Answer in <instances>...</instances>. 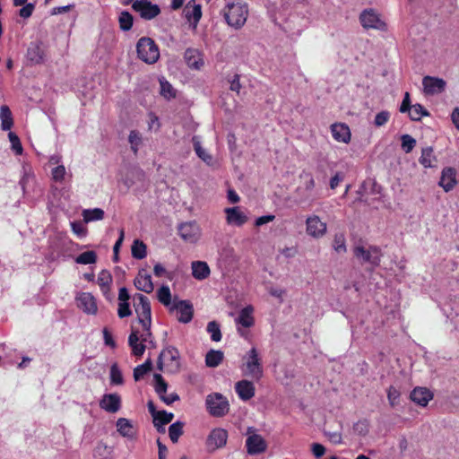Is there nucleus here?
<instances>
[{
  "label": "nucleus",
  "mask_w": 459,
  "mask_h": 459,
  "mask_svg": "<svg viewBox=\"0 0 459 459\" xmlns=\"http://www.w3.org/2000/svg\"><path fill=\"white\" fill-rule=\"evenodd\" d=\"M180 355L177 348L168 346L163 349L158 358L157 368L168 374H176L180 370Z\"/></svg>",
  "instance_id": "1"
},
{
  "label": "nucleus",
  "mask_w": 459,
  "mask_h": 459,
  "mask_svg": "<svg viewBox=\"0 0 459 459\" xmlns=\"http://www.w3.org/2000/svg\"><path fill=\"white\" fill-rule=\"evenodd\" d=\"M248 15L247 4L237 2L228 4L224 10V17L227 23L236 29L241 28Z\"/></svg>",
  "instance_id": "2"
},
{
  "label": "nucleus",
  "mask_w": 459,
  "mask_h": 459,
  "mask_svg": "<svg viewBox=\"0 0 459 459\" xmlns=\"http://www.w3.org/2000/svg\"><path fill=\"white\" fill-rule=\"evenodd\" d=\"M243 374L247 377L259 381L264 376V368L262 359L260 358L256 348L253 347L244 356Z\"/></svg>",
  "instance_id": "3"
},
{
  "label": "nucleus",
  "mask_w": 459,
  "mask_h": 459,
  "mask_svg": "<svg viewBox=\"0 0 459 459\" xmlns=\"http://www.w3.org/2000/svg\"><path fill=\"white\" fill-rule=\"evenodd\" d=\"M137 56L146 64H154L160 57V50L153 39L141 38L136 44Z\"/></svg>",
  "instance_id": "4"
},
{
  "label": "nucleus",
  "mask_w": 459,
  "mask_h": 459,
  "mask_svg": "<svg viewBox=\"0 0 459 459\" xmlns=\"http://www.w3.org/2000/svg\"><path fill=\"white\" fill-rule=\"evenodd\" d=\"M151 325H142L143 333L139 334L138 331L132 330L128 337V344L132 349V354L136 357H141L145 351L146 345L144 342H149L152 339V333L151 332Z\"/></svg>",
  "instance_id": "5"
},
{
  "label": "nucleus",
  "mask_w": 459,
  "mask_h": 459,
  "mask_svg": "<svg viewBox=\"0 0 459 459\" xmlns=\"http://www.w3.org/2000/svg\"><path fill=\"white\" fill-rule=\"evenodd\" d=\"M133 301L139 324L146 326L152 325V308L149 299L143 294L135 293Z\"/></svg>",
  "instance_id": "6"
},
{
  "label": "nucleus",
  "mask_w": 459,
  "mask_h": 459,
  "mask_svg": "<svg viewBox=\"0 0 459 459\" xmlns=\"http://www.w3.org/2000/svg\"><path fill=\"white\" fill-rule=\"evenodd\" d=\"M205 405L208 412L213 417H222L230 411L229 401L220 393L207 395Z\"/></svg>",
  "instance_id": "7"
},
{
  "label": "nucleus",
  "mask_w": 459,
  "mask_h": 459,
  "mask_svg": "<svg viewBox=\"0 0 459 459\" xmlns=\"http://www.w3.org/2000/svg\"><path fill=\"white\" fill-rule=\"evenodd\" d=\"M354 256L360 261L361 264H369L372 267H377L381 262V249L376 246H370L365 248L362 246H356L353 248Z\"/></svg>",
  "instance_id": "8"
},
{
  "label": "nucleus",
  "mask_w": 459,
  "mask_h": 459,
  "mask_svg": "<svg viewBox=\"0 0 459 459\" xmlns=\"http://www.w3.org/2000/svg\"><path fill=\"white\" fill-rule=\"evenodd\" d=\"M132 8L144 20H152L160 13L159 5L150 0H135L132 4Z\"/></svg>",
  "instance_id": "9"
},
{
  "label": "nucleus",
  "mask_w": 459,
  "mask_h": 459,
  "mask_svg": "<svg viewBox=\"0 0 459 459\" xmlns=\"http://www.w3.org/2000/svg\"><path fill=\"white\" fill-rule=\"evenodd\" d=\"M327 231L326 223L322 221L319 216L310 215L306 220V232L314 238H323Z\"/></svg>",
  "instance_id": "10"
},
{
  "label": "nucleus",
  "mask_w": 459,
  "mask_h": 459,
  "mask_svg": "<svg viewBox=\"0 0 459 459\" xmlns=\"http://www.w3.org/2000/svg\"><path fill=\"white\" fill-rule=\"evenodd\" d=\"M359 22L365 29L385 30L386 24L373 9L364 10L359 15Z\"/></svg>",
  "instance_id": "11"
},
{
  "label": "nucleus",
  "mask_w": 459,
  "mask_h": 459,
  "mask_svg": "<svg viewBox=\"0 0 459 459\" xmlns=\"http://www.w3.org/2000/svg\"><path fill=\"white\" fill-rule=\"evenodd\" d=\"M246 447L248 455H259L266 451L267 443L261 435L253 433L247 437Z\"/></svg>",
  "instance_id": "12"
},
{
  "label": "nucleus",
  "mask_w": 459,
  "mask_h": 459,
  "mask_svg": "<svg viewBox=\"0 0 459 459\" xmlns=\"http://www.w3.org/2000/svg\"><path fill=\"white\" fill-rule=\"evenodd\" d=\"M180 238L189 243H195L200 236L199 228L195 222H184L178 228Z\"/></svg>",
  "instance_id": "13"
},
{
  "label": "nucleus",
  "mask_w": 459,
  "mask_h": 459,
  "mask_svg": "<svg viewBox=\"0 0 459 459\" xmlns=\"http://www.w3.org/2000/svg\"><path fill=\"white\" fill-rule=\"evenodd\" d=\"M228 439V432L224 429H212L207 437V446L212 450L223 447Z\"/></svg>",
  "instance_id": "14"
},
{
  "label": "nucleus",
  "mask_w": 459,
  "mask_h": 459,
  "mask_svg": "<svg viewBox=\"0 0 459 459\" xmlns=\"http://www.w3.org/2000/svg\"><path fill=\"white\" fill-rule=\"evenodd\" d=\"M100 407L107 412L116 413L121 408V397L118 394H105L100 400Z\"/></svg>",
  "instance_id": "15"
},
{
  "label": "nucleus",
  "mask_w": 459,
  "mask_h": 459,
  "mask_svg": "<svg viewBox=\"0 0 459 459\" xmlns=\"http://www.w3.org/2000/svg\"><path fill=\"white\" fill-rule=\"evenodd\" d=\"M226 214V221L229 225L243 226L247 222V216L240 211L238 206L228 207L224 209Z\"/></svg>",
  "instance_id": "16"
},
{
  "label": "nucleus",
  "mask_w": 459,
  "mask_h": 459,
  "mask_svg": "<svg viewBox=\"0 0 459 459\" xmlns=\"http://www.w3.org/2000/svg\"><path fill=\"white\" fill-rule=\"evenodd\" d=\"M235 392L240 400L246 402L255 396V386L252 381L242 379L235 384Z\"/></svg>",
  "instance_id": "17"
},
{
  "label": "nucleus",
  "mask_w": 459,
  "mask_h": 459,
  "mask_svg": "<svg viewBox=\"0 0 459 459\" xmlns=\"http://www.w3.org/2000/svg\"><path fill=\"white\" fill-rule=\"evenodd\" d=\"M78 307L86 314L96 315L98 307L95 298L89 292H82L77 298Z\"/></svg>",
  "instance_id": "18"
},
{
  "label": "nucleus",
  "mask_w": 459,
  "mask_h": 459,
  "mask_svg": "<svg viewBox=\"0 0 459 459\" xmlns=\"http://www.w3.org/2000/svg\"><path fill=\"white\" fill-rule=\"evenodd\" d=\"M134 284L137 290L145 293H152L154 289L152 276L144 269L139 271L134 280Z\"/></svg>",
  "instance_id": "19"
},
{
  "label": "nucleus",
  "mask_w": 459,
  "mask_h": 459,
  "mask_svg": "<svg viewBox=\"0 0 459 459\" xmlns=\"http://www.w3.org/2000/svg\"><path fill=\"white\" fill-rule=\"evenodd\" d=\"M411 400L416 404L425 407L433 399V394L427 387H415L410 394Z\"/></svg>",
  "instance_id": "20"
},
{
  "label": "nucleus",
  "mask_w": 459,
  "mask_h": 459,
  "mask_svg": "<svg viewBox=\"0 0 459 459\" xmlns=\"http://www.w3.org/2000/svg\"><path fill=\"white\" fill-rule=\"evenodd\" d=\"M173 308L177 309L180 314L178 318L179 322L187 324L193 319L194 307L189 301L179 300L178 303L174 304Z\"/></svg>",
  "instance_id": "21"
},
{
  "label": "nucleus",
  "mask_w": 459,
  "mask_h": 459,
  "mask_svg": "<svg viewBox=\"0 0 459 459\" xmlns=\"http://www.w3.org/2000/svg\"><path fill=\"white\" fill-rule=\"evenodd\" d=\"M422 84L427 94L442 92L446 87V82L443 79L431 76H425L422 80Z\"/></svg>",
  "instance_id": "22"
},
{
  "label": "nucleus",
  "mask_w": 459,
  "mask_h": 459,
  "mask_svg": "<svg viewBox=\"0 0 459 459\" xmlns=\"http://www.w3.org/2000/svg\"><path fill=\"white\" fill-rule=\"evenodd\" d=\"M333 138L340 143H348L351 141V130L343 123H335L331 126Z\"/></svg>",
  "instance_id": "23"
},
{
  "label": "nucleus",
  "mask_w": 459,
  "mask_h": 459,
  "mask_svg": "<svg viewBox=\"0 0 459 459\" xmlns=\"http://www.w3.org/2000/svg\"><path fill=\"white\" fill-rule=\"evenodd\" d=\"M455 175V169L451 167L445 168L442 170L439 186L443 187L446 192H449L455 187L456 184Z\"/></svg>",
  "instance_id": "24"
},
{
  "label": "nucleus",
  "mask_w": 459,
  "mask_h": 459,
  "mask_svg": "<svg viewBox=\"0 0 459 459\" xmlns=\"http://www.w3.org/2000/svg\"><path fill=\"white\" fill-rule=\"evenodd\" d=\"M192 275L195 279L202 281L209 277L211 270L206 262L194 261L191 264Z\"/></svg>",
  "instance_id": "25"
},
{
  "label": "nucleus",
  "mask_w": 459,
  "mask_h": 459,
  "mask_svg": "<svg viewBox=\"0 0 459 459\" xmlns=\"http://www.w3.org/2000/svg\"><path fill=\"white\" fill-rule=\"evenodd\" d=\"M254 307L251 305L243 307L237 318V323L246 328H249L254 325L255 318L253 316Z\"/></svg>",
  "instance_id": "26"
},
{
  "label": "nucleus",
  "mask_w": 459,
  "mask_h": 459,
  "mask_svg": "<svg viewBox=\"0 0 459 459\" xmlns=\"http://www.w3.org/2000/svg\"><path fill=\"white\" fill-rule=\"evenodd\" d=\"M185 59L190 68L200 69L204 65L200 53L195 49H186L185 52Z\"/></svg>",
  "instance_id": "27"
},
{
  "label": "nucleus",
  "mask_w": 459,
  "mask_h": 459,
  "mask_svg": "<svg viewBox=\"0 0 459 459\" xmlns=\"http://www.w3.org/2000/svg\"><path fill=\"white\" fill-rule=\"evenodd\" d=\"M117 432L125 437L132 438L134 437V426L130 422L129 420L126 418H119L117 420Z\"/></svg>",
  "instance_id": "28"
},
{
  "label": "nucleus",
  "mask_w": 459,
  "mask_h": 459,
  "mask_svg": "<svg viewBox=\"0 0 459 459\" xmlns=\"http://www.w3.org/2000/svg\"><path fill=\"white\" fill-rule=\"evenodd\" d=\"M97 282L103 295L107 297L109 294L112 282L111 273L107 270H102L98 275Z\"/></svg>",
  "instance_id": "29"
},
{
  "label": "nucleus",
  "mask_w": 459,
  "mask_h": 459,
  "mask_svg": "<svg viewBox=\"0 0 459 459\" xmlns=\"http://www.w3.org/2000/svg\"><path fill=\"white\" fill-rule=\"evenodd\" d=\"M44 51L39 44H31L27 49V57L35 64L44 61Z\"/></svg>",
  "instance_id": "30"
},
{
  "label": "nucleus",
  "mask_w": 459,
  "mask_h": 459,
  "mask_svg": "<svg viewBox=\"0 0 459 459\" xmlns=\"http://www.w3.org/2000/svg\"><path fill=\"white\" fill-rule=\"evenodd\" d=\"M173 418L174 414L172 412L160 411L159 413H157V416L155 415V418L153 419V424L157 428L158 431H164L162 426L171 422Z\"/></svg>",
  "instance_id": "31"
},
{
  "label": "nucleus",
  "mask_w": 459,
  "mask_h": 459,
  "mask_svg": "<svg viewBox=\"0 0 459 459\" xmlns=\"http://www.w3.org/2000/svg\"><path fill=\"white\" fill-rule=\"evenodd\" d=\"M224 354L221 351L211 350L206 353L205 364L210 368L218 367L223 360Z\"/></svg>",
  "instance_id": "32"
},
{
  "label": "nucleus",
  "mask_w": 459,
  "mask_h": 459,
  "mask_svg": "<svg viewBox=\"0 0 459 459\" xmlns=\"http://www.w3.org/2000/svg\"><path fill=\"white\" fill-rule=\"evenodd\" d=\"M1 128L4 131L10 130L13 126L12 112L7 106L0 108Z\"/></svg>",
  "instance_id": "33"
},
{
  "label": "nucleus",
  "mask_w": 459,
  "mask_h": 459,
  "mask_svg": "<svg viewBox=\"0 0 459 459\" xmlns=\"http://www.w3.org/2000/svg\"><path fill=\"white\" fill-rule=\"evenodd\" d=\"M420 163L424 168H432L434 167L433 162L437 161L436 157L433 155V148L426 147L422 149L421 156L419 160Z\"/></svg>",
  "instance_id": "34"
},
{
  "label": "nucleus",
  "mask_w": 459,
  "mask_h": 459,
  "mask_svg": "<svg viewBox=\"0 0 459 459\" xmlns=\"http://www.w3.org/2000/svg\"><path fill=\"white\" fill-rule=\"evenodd\" d=\"M132 256L135 259H143L147 255V246L139 239L133 242L131 247Z\"/></svg>",
  "instance_id": "35"
},
{
  "label": "nucleus",
  "mask_w": 459,
  "mask_h": 459,
  "mask_svg": "<svg viewBox=\"0 0 459 459\" xmlns=\"http://www.w3.org/2000/svg\"><path fill=\"white\" fill-rule=\"evenodd\" d=\"M82 217L86 223L100 221L104 218V211L100 208L86 209L82 211Z\"/></svg>",
  "instance_id": "36"
},
{
  "label": "nucleus",
  "mask_w": 459,
  "mask_h": 459,
  "mask_svg": "<svg viewBox=\"0 0 459 459\" xmlns=\"http://www.w3.org/2000/svg\"><path fill=\"white\" fill-rule=\"evenodd\" d=\"M194 150L196 155L204 160L206 164L211 165L212 162V157L203 149L201 143L198 141L196 136L193 137Z\"/></svg>",
  "instance_id": "37"
},
{
  "label": "nucleus",
  "mask_w": 459,
  "mask_h": 459,
  "mask_svg": "<svg viewBox=\"0 0 459 459\" xmlns=\"http://www.w3.org/2000/svg\"><path fill=\"white\" fill-rule=\"evenodd\" d=\"M75 262L79 264H92L97 262V254L95 251H86L80 254L75 258Z\"/></svg>",
  "instance_id": "38"
},
{
  "label": "nucleus",
  "mask_w": 459,
  "mask_h": 459,
  "mask_svg": "<svg viewBox=\"0 0 459 459\" xmlns=\"http://www.w3.org/2000/svg\"><path fill=\"white\" fill-rule=\"evenodd\" d=\"M184 424L181 421L172 423L169 428V436L173 443H177L183 434Z\"/></svg>",
  "instance_id": "39"
},
{
  "label": "nucleus",
  "mask_w": 459,
  "mask_h": 459,
  "mask_svg": "<svg viewBox=\"0 0 459 459\" xmlns=\"http://www.w3.org/2000/svg\"><path fill=\"white\" fill-rule=\"evenodd\" d=\"M118 22L120 29L124 31H127L133 27L134 18L129 12L123 11L119 15Z\"/></svg>",
  "instance_id": "40"
},
{
  "label": "nucleus",
  "mask_w": 459,
  "mask_h": 459,
  "mask_svg": "<svg viewBox=\"0 0 459 459\" xmlns=\"http://www.w3.org/2000/svg\"><path fill=\"white\" fill-rule=\"evenodd\" d=\"M206 331L211 335L212 342H220L222 338L220 325L216 321H211L208 323Z\"/></svg>",
  "instance_id": "41"
},
{
  "label": "nucleus",
  "mask_w": 459,
  "mask_h": 459,
  "mask_svg": "<svg viewBox=\"0 0 459 459\" xmlns=\"http://www.w3.org/2000/svg\"><path fill=\"white\" fill-rule=\"evenodd\" d=\"M152 368V363L151 359H147L144 363L137 366L134 369V378L135 381L140 380L145 374L150 372Z\"/></svg>",
  "instance_id": "42"
},
{
  "label": "nucleus",
  "mask_w": 459,
  "mask_h": 459,
  "mask_svg": "<svg viewBox=\"0 0 459 459\" xmlns=\"http://www.w3.org/2000/svg\"><path fill=\"white\" fill-rule=\"evenodd\" d=\"M408 114L413 121H420L422 117L429 116V112L420 104L412 105Z\"/></svg>",
  "instance_id": "43"
},
{
  "label": "nucleus",
  "mask_w": 459,
  "mask_h": 459,
  "mask_svg": "<svg viewBox=\"0 0 459 459\" xmlns=\"http://www.w3.org/2000/svg\"><path fill=\"white\" fill-rule=\"evenodd\" d=\"M157 297L161 304L169 306L171 303V292L169 286H161L157 291Z\"/></svg>",
  "instance_id": "44"
},
{
  "label": "nucleus",
  "mask_w": 459,
  "mask_h": 459,
  "mask_svg": "<svg viewBox=\"0 0 459 459\" xmlns=\"http://www.w3.org/2000/svg\"><path fill=\"white\" fill-rule=\"evenodd\" d=\"M153 377L155 381V392L158 394L160 397V395L166 394L168 384L160 374H154Z\"/></svg>",
  "instance_id": "45"
},
{
  "label": "nucleus",
  "mask_w": 459,
  "mask_h": 459,
  "mask_svg": "<svg viewBox=\"0 0 459 459\" xmlns=\"http://www.w3.org/2000/svg\"><path fill=\"white\" fill-rule=\"evenodd\" d=\"M110 382L113 385H122L124 383L122 372L116 363L110 368Z\"/></svg>",
  "instance_id": "46"
},
{
  "label": "nucleus",
  "mask_w": 459,
  "mask_h": 459,
  "mask_svg": "<svg viewBox=\"0 0 459 459\" xmlns=\"http://www.w3.org/2000/svg\"><path fill=\"white\" fill-rule=\"evenodd\" d=\"M160 94L166 99H171L176 97V92L172 85L165 80H160Z\"/></svg>",
  "instance_id": "47"
},
{
  "label": "nucleus",
  "mask_w": 459,
  "mask_h": 459,
  "mask_svg": "<svg viewBox=\"0 0 459 459\" xmlns=\"http://www.w3.org/2000/svg\"><path fill=\"white\" fill-rule=\"evenodd\" d=\"M8 137L12 144L13 151L15 152V154L21 155L23 152V148L18 135L13 132H10L8 134Z\"/></svg>",
  "instance_id": "48"
},
{
  "label": "nucleus",
  "mask_w": 459,
  "mask_h": 459,
  "mask_svg": "<svg viewBox=\"0 0 459 459\" xmlns=\"http://www.w3.org/2000/svg\"><path fill=\"white\" fill-rule=\"evenodd\" d=\"M128 141L131 144V149L134 154L138 152V147L142 143V137L139 132L132 130L129 134Z\"/></svg>",
  "instance_id": "49"
},
{
  "label": "nucleus",
  "mask_w": 459,
  "mask_h": 459,
  "mask_svg": "<svg viewBox=\"0 0 459 459\" xmlns=\"http://www.w3.org/2000/svg\"><path fill=\"white\" fill-rule=\"evenodd\" d=\"M402 148L406 153H410L416 145V140L410 134H403L401 138Z\"/></svg>",
  "instance_id": "50"
},
{
  "label": "nucleus",
  "mask_w": 459,
  "mask_h": 459,
  "mask_svg": "<svg viewBox=\"0 0 459 459\" xmlns=\"http://www.w3.org/2000/svg\"><path fill=\"white\" fill-rule=\"evenodd\" d=\"M401 393L398 389H396L394 386L391 385L387 389V399L391 405V407H394L399 403Z\"/></svg>",
  "instance_id": "51"
},
{
  "label": "nucleus",
  "mask_w": 459,
  "mask_h": 459,
  "mask_svg": "<svg viewBox=\"0 0 459 459\" xmlns=\"http://www.w3.org/2000/svg\"><path fill=\"white\" fill-rule=\"evenodd\" d=\"M333 248L337 253L346 252V241L343 234H336L333 238Z\"/></svg>",
  "instance_id": "52"
},
{
  "label": "nucleus",
  "mask_w": 459,
  "mask_h": 459,
  "mask_svg": "<svg viewBox=\"0 0 459 459\" xmlns=\"http://www.w3.org/2000/svg\"><path fill=\"white\" fill-rule=\"evenodd\" d=\"M186 17L188 19V20H191L193 19L195 22H198L202 17V9H201V5L199 4H195L192 8V11L190 12L188 10V5L186 6Z\"/></svg>",
  "instance_id": "53"
},
{
  "label": "nucleus",
  "mask_w": 459,
  "mask_h": 459,
  "mask_svg": "<svg viewBox=\"0 0 459 459\" xmlns=\"http://www.w3.org/2000/svg\"><path fill=\"white\" fill-rule=\"evenodd\" d=\"M132 315L129 301L118 302L117 316L119 318L128 317Z\"/></svg>",
  "instance_id": "54"
},
{
  "label": "nucleus",
  "mask_w": 459,
  "mask_h": 459,
  "mask_svg": "<svg viewBox=\"0 0 459 459\" xmlns=\"http://www.w3.org/2000/svg\"><path fill=\"white\" fill-rule=\"evenodd\" d=\"M52 178L55 182H62L65 176V168L64 165L55 167L51 171Z\"/></svg>",
  "instance_id": "55"
},
{
  "label": "nucleus",
  "mask_w": 459,
  "mask_h": 459,
  "mask_svg": "<svg viewBox=\"0 0 459 459\" xmlns=\"http://www.w3.org/2000/svg\"><path fill=\"white\" fill-rule=\"evenodd\" d=\"M390 119V113L386 110H383L377 113L375 117L374 125L377 127L385 125Z\"/></svg>",
  "instance_id": "56"
},
{
  "label": "nucleus",
  "mask_w": 459,
  "mask_h": 459,
  "mask_svg": "<svg viewBox=\"0 0 459 459\" xmlns=\"http://www.w3.org/2000/svg\"><path fill=\"white\" fill-rule=\"evenodd\" d=\"M368 421L367 420H359L354 424V431L361 436H365L368 432Z\"/></svg>",
  "instance_id": "57"
},
{
  "label": "nucleus",
  "mask_w": 459,
  "mask_h": 459,
  "mask_svg": "<svg viewBox=\"0 0 459 459\" xmlns=\"http://www.w3.org/2000/svg\"><path fill=\"white\" fill-rule=\"evenodd\" d=\"M102 333H103V340H104L105 345H107L112 349L116 348L117 343L112 336L111 332L108 330V327L103 328Z\"/></svg>",
  "instance_id": "58"
},
{
  "label": "nucleus",
  "mask_w": 459,
  "mask_h": 459,
  "mask_svg": "<svg viewBox=\"0 0 459 459\" xmlns=\"http://www.w3.org/2000/svg\"><path fill=\"white\" fill-rule=\"evenodd\" d=\"M34 9H35L34 4H32V3L26 4L22 5V7L20 9L19 15L24 19L30 18L32 15Z\"/></svg>",
  "instance_id": "59"
},
{
  "label": "nucleus",
  "mask_w": 459,
  "mask_h": 459,
  "mask_svg": "<svg viewBox=\"0 0 459 459\" xmlns=\"http://www.w3.org/2000/svg\"><path fill=\"white\" fill-rule=\"evenodd\" d=\"M71 227L73 232L79 237H84L87 233V230L81 222L74 221L71 223Z\"/></svg>",
  "instance_id": "60"
},
{
  "label": "nucleus",
  "mask_w": 459,
  "mask_h": 459,
  "mask_svg": "<svg viewBox=\"0 0 459 459\" xmlns=\"http://www.w3.org/2000/svg\"><path fill=\"white\" fill-rule=\"evenodd\" d=\"M411 107L412 105L411 104L410 93L405 92L399 110L401 113H405L408 112L411 108Z\"/></svg>",
  "instance_id": "61"
},
{
  "label": "nucleus",
  "mask_w": 459,
  "mask_h": 459,
  "mask_svg": "<svg viewBox=\"0 0 459 459\" xmlns=\"http://www.w3.org/2000/svg\"><path fill=\"white\" fill-rule=\"evenodd\" d=\"M311 451L316 458H320L325 455V447L319 443H313L311 446Z\"/></svg>",
  "instance_id": "62"
},
{
  "label": "nucleus",
  "mask_w": 459,
  "mask_h": 459,
  "mask_svg": "<svg viewBox=\"0 0 459 459\" xmlns=\"http://www.w3.org/2000/svg\"><path fill=\"white\" fill-rule=\"evenodd\" d=\"M160 399L165 403L167 405H170L172 404L174 402L176 401H178L179 400V396L178 394L176 393H172V394H162L160 396Z\"/></svg>",
  "instance_id": "63"
},
{
  "label": "nucleus",
  "mask_w": 459,
  "mask_h": 459,
  "mask_svg": "<svg viewBox=\"0 0 459 459\" xmlns=\"http://www.w3.org/2000/svg\"><path fill=\"white\" fill-rule=\"evenodd\" d=\"M304 177L306 178V181L304 183L305 189L307 191H312L316 186V181L311 173H305Z\"/></svg>",
  "instance_id": "64"
}]
</instances>
